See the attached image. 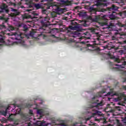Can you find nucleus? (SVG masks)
I'll return each instance as SVG.
<instances>
[{
	"label": "nucleus",
	"instance_id": "1",
	"mask_svg": "<svg viewBox=\"0 0 126 126\" xmlns=\"http://www.w3.org/2000/svg\"><path fill=\"white\" fill-rule=\"evenodd\" d=\"M115 18H116V15H115V14H112L110 16L105 15L102 17L104 22L100 23L99 24L100 26H106V27H103V29H106L112 30V31H115V30H116V25L112 23H108L109 19H115Z\"/></svg>",
	"mask_w": 126,
	"mask_h": 126
},
{
	"label": "nucleus",
	"instance_id": "2",
	"mask_svg": "<svg viewBox=\"0 0 126 126\" xmlns=\"http://www.w3.org/2000/svg\"><path fill=\"white\" fill-rule=\"evenodd\" d=\"M81 26H82L81 25H78L75 26H69V29L67 30L68 34H70V36H71V37H73V38L79 37V36H80V33L79 32L83 30L82 28H81Z\"/></svg>",
	"mask_w": 126,
	"mask_h": 126
},
{
	"label": "nucleus",
	"instance_id": "3",
	"mask_svg": "<svg viewBox=\"0 0 126 126\" xmlns=\"http://www.w3.org/2000/svg\"><path fill=\"white\" fill-rule=\"evenodd\" d=\"M104 104L103 102H101L100 103H93L92 105H91L90 108H92V111H93V113H92V116L86 119V121H89L91 118H94L95 116H101L102 115V112L98 111L97 110L100 109V106H103Z\"/></svg>",
	"mask_w": 126,
	"mask_h": 126
},
{
	"label": "nucleus",
	"instance_id": "4",
	"mask_svg": "<svg viewBox=\"0 0 126 126\" xmlns=\"http://www.w3.org/2000/svg\"><path fill=\"white\" fill-rule=\"evenodd\" d=\"M90 37H91V34H90L89 32H87L83 34L79 39H80L81 41L84 40L82 41V43H83V44H86V43H88L89 42V41L87 40H89V39H90Z\"/></svg>",
	"mask_w": 126,
	"mask_h": 126
},
{
	"label": "nucleus",
	"instance_id": "5",
	"mask_svg": "<svg viewBox=\"0 0 126 126\" xmlns=\"http://www.w3.org/2000/svg\"><path fill=\"white\" fill-rule=\"evenodd\" d=\"M8 35L11 36V39L13 40H21L22 37L21 35L22 33L20 32H16L12 33H8Z\"/></svg>",
	"mask_w": 126,
	"mask_h": 126
},
{
	"label": "nucleus",
	"instance_id": "6",
	"mask_svg": "<svg viewBox=\"0 0 126 126\" xmlns=\"http://www.w3.org/2000/svg\"><path fill=\"white\" fill-rule=\"evenodd\" d=\"M94 37H95V38L92 39V42L95 44V45H101V41H100L101 40V36L100 34L96 33L94 35Z\"/></svg>",
	"mask_w": 126,
	"mask_h": 126
},
{
	"label": "nucleus",
	"instance_id": "7",
	"mask_svg": "<svg viewBox=\"0 0 126 126\" xmlns=\"http://www.w3.org/2000/svg\"><path fill=\"white\" fill-rule=\"evenodd\" d=\"M14 109H15V105H14V104H11L8 106L5 111H1L0 113L3 116H6V114H7L8 110H11V111H12V110H14Z\"/></svg>",
	"mask_w": 126,
	"mask_h": 126
},
{
	"label": "nucleus",
	"instance_id": "8",
	"mask_svg": "<svg viewBox=\"0 0 126 126\" xmlns=\"http://www.w3.org/2000/svg\"><path fill=\"white\" fill-rule=\"evenodd\" d=\"M50 7H52V8H55L56 11H58V12H59L60 13H63V11H64V10L63 8H59L58 7V5H57V3H55L54 4H53L51 6L48 7L47 8L48 9H49L50 8Z\"/></svg>",
	"mask_w": 126,
	"mask_h": 126
},
{
	"label": "nucleus",
	"instance_id": "9",
	"mask_svg": "<svg viewBox=\"0 0 126 126\" xmlns=\"http://www.w3.org/2000/svg\"><path fill=\"white\" fill-rule=\"evenodd\" d=\"M116 95L118 96L117 98H115V101H120L122 99V97H123L122 94H113V93H108L107 94L105 95V96H114Z\"/></svg>",
	"mask_w": 126,
	"mask_h": 126
},
{
	"label": "nucleus",
	"instance_id": "10",
	"mask_svg": "<svg viewBox=\"0 0 126 126\" xmlns=\"http://www.w3.org/2000/svg\"><path fill=\"white\" fill-rule=\"evenodd\" d=\"M106 1L107 0H98L95 1V4L97 6H105Z\"/></svg>",
	"mask_w": 126,
	"mask_h": 126
},
{
	"label": "nucleus",
	"instance_id": "11",
	"mask_svg": "<svg viewBox=\"0 0 126 126\" xmlns=\"http://www.w3.org/2000/svg\"><path fill=\"white\" fill-rule=\"evenodd\" d=\"M49 125H51V123H47L46 124V122H42L41 121H37L35 123H33L32 126H49Z\"/></svg>",
	"mask_w": 126,
	"mask_h": 126
},
{
	"label": "nucleus",
	"instance_id": "12",
	"mask_svg": "<svg viewBox=\"0 0 126 126\" xmlns=\"http://www.w3.org/2000/svg\"><path fill=\"white\" fill-rule=\"evenodd\" d=\"M37 114L39 116V118L37 119H41L43 116H44V110L43 109H38L37 110Z\"/></svg>",
	"mask_w": 126,
	"mask_h": 126
},
{
	"label": "nucleus",
	"instance_id": "13",
	"mask_svg": "<svg viewBox=\"0 0 126 126\" xmlns=\"http://www.w3.org/2000/svg\"><path fill=\"white\" fill-rule=\"evenodd\" d=\"M90 19H91V20H92L93 21H94V22H97V21H98L99 19V17L98 16H91L90 17Z\"/></svg>",
	"mask_w": 126,
	"mask_h": 126
},
{
	"label": "nucleus",
	"instance_id": "14",
	"mask_svg": "<svg viewBox=\"0 0 126 126\" xmlns=\"http://www.w3.org/2000/svg\"><path fill=\"white\" fill-rule=\"evenodd\" d=\"M118 7L116 6H115V5H112L111 7L109 8V10L110 11L112 10H118Z\"/></svg>",
	"mask_w": 126,
	"mask_h": 126
},
{
	"label": "nucleus",
	"instance_id": "15",
	"mask_svg": "<svg viewBox=\"0 0 126 126\" xmlns=\"http://www.w3.org/2000/svg\"><path fill=\"white\" fill-rule=\"evenodd\" d=\"M106 56H107L106 59H115V56H112V54H111V53H108V54H106Z\"/></svg>",
	"mask_w": 126,
	"mask_h": 126
},
{
	"label": "nucleus",
	"instance_id": "16",
	"mask_svg": "<svg viewBox=\"0 0 126 126\" xmlns=\"http://www.w3.org/2000/svg\"><path fill=\"white\" fill-rule=\"evenodd\" d=\"M19 14H20V12L18 11V10L16 11V12H15L14 13H11V16H12V17H13V16H16L17 15H19Z\"/></svg>",
	"mask_w": 126,
	"mask_h": 126
},
{
	"label": "nucleus",
	"instance_id": "17",
	"mask_svg": "<svg viewBox=\"0 0 126 126\" xmlns=\"http://www.w3.org/2000/svg\"><path fill=\"white\" fill-rule=\"evenodd\" d=\"M32 6H34L36 9H39L41 8V5L40 4H32Z\"/></svg>",
	"mask_w": 126,
	"mask_h": 126
},
{
	"label": "nucleus",
	"instance_id": "18",
	"mask_svg": "<svg viewBox=\"0 0 126 126\" xmlns=\"http://www.w3.org/2000/svg\"><path fill=\"white\" fill-rule=\"evenodd\" d=\"M106 48L108 49V50H112V48H113V45L111 44V43H108L106 45Z\"/></svg>",
	"mask_w": 126,
	"mask_h": 126
},
{
	"label": "nucleus",
	"instance_id": "19",
	"mask_svg": "<svg viewBox=\"0 0 126 126\" xmlns=\"http://www.w3.org/2000/svg\"><path fill=\"white\" fill-rule=\"evenodd\" d=\"M0 19L1 20H4L5 22H7L8 20L9 19L8 18L4 17V16L0 17Z\"/></svg>",
	"mask_w": 126,
	"mask_h": 126
},
{
	"label": "nucleus",
	"instance_id": "20",
	"mask_svg": "<svg viewBox=\"0 0 126 126\" xmlns=\"http://www.w3.org/2000/svg\"><path fill=\"white\" fill-rule=\"evenodd\" d=\"M23 19H27L28 18H31V16L27 14H25V15H23Z\"/></svg>",
	"mask_w": 126,
	"mask_h": 126
},
{
	"label": "nucleus",
	"instance_id": "21",
	"mask_svg": "<svg viewBox=\"0 0 126 126\" xmlns=\"http://www.w3.org/2000/svg\"><path fill=\"white\" fill-rule=\"evenodd\" d=\"M32 19H34V18H37L36 16H38V14L35 13L34 11H32Z\"/></svg>",
	"mask_w": 126,
	"mask_h": 126
},
{
	"label": "nucleus",
	"instance_id": "22",
	"mask_svg": "<svg viewBox=\"0 0 126 126\" xmlns=\"http://www.w3.org/2000/svg\"><path fill=\"white\" fill-rule=\"evenodd\" d=\"M119 15L122 16V17H125V16H126V11H124L121 13H120Z\"/></svg>",
	"mask_w": 126,
	"mask_h": 126
},
{
	"label": "nucleus",
	"instance_id": "23",
	"mask_svg": "<svg viewBox=\"0 0 126 126\" xmlns=\"http://www.w3.org/2000/svg\"><path fill=\"white\" fill-rule=\"evenodd\" d=\"M91 12H94V13H96V11H97V9L96 8L92 7L91 8Z\"/></svg>",
	"mask_w": 126,
	"mask_h": 126
},
{
	"label": "nucleus",
	"instance_id": "24",
	"mask_svg": "<svg viewBox=\"0 0 126 126\" xmlns=\"http://www.w3.org/2000/svg\"><path fill=\"white\" fill-rule=\"evenodd\" d=\"M75 47H76L77 48H79V47H81V43H76L75 44Z\"/></svg>",
	"mask_w": 126,
	"mask_h": 126
},
{
	"label": "nucleus",
	"instance_id": "25",
	"mask_svg": "<svg viewBox=\"0 0 126 126\" xmlns=\"http://www.w3.org/2000/svg\"><path fill=\"white\" fill-rule=\"evenodd\" d=\"M39 36L42 37V38H45V37H46V35H45V34H44V32H42V33H40L39 34Z\"/></svg>",
	"mask_w": 126,
	"mask_h": 126
},
{
	"label": "nucleus",
	"instance_id": "26",
	"mask_svg": "<svg viewBox=\"0 0 126 126\" xmlns=\"http://www.w3.org/2000/svg\"><path fill=\"white\" fill-rule=\"evenodd\" d=\"M59 1H60V3L62 4H65V3H66V2L65 1H64V0H58Z\"/></svg>",
	"mask_w": 126,
	"mask_h": 126
},
{
	"label": "nucleus",
	"instance_id": "27",
	"mask_svg": "<svg viewBox=\"0 0 126 126\" xmlns=\"http://www.w3.org/2000/svg\"><path fill=\"white\" fill-rule=\"evenodd\" d=\"M104 93H105V91H102L100 92L98 94V96L99 97H102V94H104Z\"/></svg>",
	"mask_w": 126,
	"mask_h": 126
},
{
	"label": "nucleus",
	"instance_id": "28",
	"mask_svg": "<svg viewBox=\"0 0 126 126\" xmlns=\"http://www.w3.org/2000/svg\"><path fill=\"white\" fill-rule=\"evenodd\" d=\"M4 28H5V26L3 25H0V29H3Z\"/></svg>",
	"mask_w": 126,
	"mask_h": 126
},
{
	"label": "nucleus",
	"instance_id": "29",
	"mask_svg": "<svg viewBox=\"0 0 126 126\" xmlns=\"http://www.w3.org/2000/svg\"><path fill=\"white\" fill-rule=\"evenodd\" d=\"M91 32H93V33H95V31H96V29H94V28H92L91 29Z\"/></svg>",
	"mask_w": 126,
	"mask_h": 126
},
{
	"label": "nucleus",
	"instance_id": "30",
	"mask_svg": "<svg viewBox=\"0 0 126 126\" xmlns=\"http://www.w3.org/2000/svg\"><path fill=\"white\" fill-rule=\"evenodd\" d=\"M0 9H2V10L5 9V6L4 5H2L0 7Z\"/></svg>",
	"mask_w": 126,
	"mask_h": 126
},
{
	"label": "nucleus",
	"instance_id": "31",
	"mask_svg": "<svg viewBox=\"0 0 126 126\" xmlns=\"http://www.w3.org/2000/svg\"><path fill=\"white\" fill-rule=\"evenodd\" d=\"M27 30H28V28L26 26H24V31H27Z\"/></svg>",
	"mask_w": 126,
	"mask_h": 126
},
{
	"label": "nucleus",
	"instance_id": "32",
	"mask_svg": "<svg viewBox=\"0 0 126 126\" xmlns=\"http://www.w3.org/2000/svg\"><path fill=\"white\" fill-rule=\"evenodd\" d=\"M11 11H13V12H15L16 11L18 10H17L16 9H14V8H11Z\"/></svg>",
	"mask_w": 126,
	"mask_h": 126
},
{
	"label": "nucleus",
	"instance_id": "33",
	"mask_svg": "<svg viewBox=\"0 0 126 126\" xmlns=\"http://www.w3.org/2000/svg\"><path fill=\"white\" fill-rule=\"evenodd\" d=\"M101 120H102V119H99L95 118V121H96V122H100Z\"/></svg>",
	"mask_w": 126,
	"mask_h": 126
},
{
	"label": "nucleus",
	"instance_id": "34",
	"mask_svg": "<svg viewBox=\"0 0 126 126\" xmlns=\"http://www.w3.org/2000/svg\"><path fill=\"white\" fill-rule=\"evenodd\" d=\"M49 20H50V19H48V18H45L44 19V21H48Z\"/></svg>",
	"mask_w": 126,
	"mask_h": 126
},
{
	"label": "nucleus",
	"instance_id": "35",
	"mask_svg": "<svg viewBox=\"0 0 126 126\" xmlns=\"http://www.w3.org/2000/svg\"><path fill=\"white\" fill-rule=\"evenodd\" d=\"M121 36H126V33H123L122 34H121Z\"/></svg>",
	"mask_w": 126,
	"mask_h": 126
},
{
	"label": "nucleus",
	"instance_id": "36",
	"mask_svg": "<svg viewBox=\"0 0 126 126\" xmlns=\"http://www.w3.org/2000/svg\"><path fill=\"white\" fill-rule=\"evenodd\" d=\"M19 113H20V109H19L18 112H17V114H19Z\"/></svg>",
	"mask_w": 126,
	"mask_h": 126
},
{
	"label": "nucleus",
	"instance_id": "37",
	"mask_svg": "<svg viewBox=\"0 0 126 126\" xmlns=\"http://www.w3.org/2000/svg\"><path fill=\"white\" fill-rule=\"evenodd\" d=\"M29 113H30L31 115H32V111L31 110H30Z\"/></svg>",
	"mask_w": 126,
	"mask_h": 126
},
{
	"label": "nucleus",
	"instance_id": "38",
	"mask_svg": "<svg viewBox=\"0 0 126 126\" xmlns=\"http://www.w3.org/2000/svg\"><path fill=\"white\" fill-rule=\"evenodd\" d=\"M124 123H126V117L125 118V119L123 120Z\"/></svg>",
	"mask_w": 126,
	"mask_h": 126
},
{
	"label": "nucleus",
	"instance_id": "39",
	"mask_svg": "<svg viewBox=\"0 0 126 126\" xmlns=\"http://www.w3.org/2000/svg\"><path fill=\"white\" fill-rule=\"evenodd\" d=\"M122 2H126V0H122Z\"/></svg>",
	"mask_w": 126,
	"mask_h": 126
},
{
	"label": "nucleus",
	"instance_id": "40",
	"mask_svg": "<svg viewBox=\"0 0 126 126\" xmlns=\"http://www.w3.org/2000/svg\"><path fill=\"white\" fill-rule=\"evenodd\" d=\"M103 124H106V120L103 119Z\"/></svg>",
	"mask_w": 126,
	"mask_h": 126
},
{
	"label": "nucleus",
	"instance_id": "41",
	"mask_svg": "<svg viewBox=\"0 0 126 126\" xmlns=\"http://www.w3.org/2000/svg\"><path fill=\"white\" fill-rule=\"evenodd\" d=\"M44 24L45 25V26H48V25L47 24V23H45Z\"/></svg>",
	"mask_w": 126,
	"mask_h": 126
},
{
	"label": "nucleus",
	"instance_id": "42",
	"mask_svg": "<svg viewBox=\"0 0 126 126\" xmlns=\"http://www.w3.org/2000/svg\"><path fill=\"white\" fill-rule=\"evenodd\" d=\"M6 12L7 13L8 12V10L7 9L5 10Z\"/></svg>",
	"mask_w": 126,
	"mask_h": 126
},
{
	"label": "nucleus",
	"instance_id": "43",
	"mask_svg": "<svg viewBox=\"0 0 126 126\" xmlns=\"http://www.w3.org/2000/svg\"><path fill=\"white\" fill-rule=\"evenodd\" d=\"M81 22H82L83 23H85V21H81Z\"/></svg>",
	"mask_w": 126,
	"mask_h": 126
},
{
	"label": "nucleus",
	"instance_id": "44",
	"mask_svg": "<svg viewBox=\"0 0 126 126\" xmlns=\"http://www.w3.org/2000/svg\"><path fill=\"white\" fill-rule=\"evenodd\" d=\"M27 11H31V10H27Z\"/></svg>",
	"mask_w": 126,
	"mask_h": 126
},
{
	"label": "nucleus",
	"instance_id": "45",
	"mask_svg": "<svg viewBox=\"0 0 126 126\" xmlns=\"http://www.w3.org/2000/svg\"><path fill=\"white\" fill-rule=\"evenodd\" d=\"M28 108H30V105H29V104H28Z\"/></svg>",
	"mask_w": 126,
	"mask_h": 126
},
{
	"label": "nucleus",
	"instance_id": "46",
	"mask_svg": "<svg viewBox=\"0 0 126 126\" xmlns=\"http://www.w3.org/2000/svg\"><path fill=\"white\" fill-rule=\"evenodd\" d=\"M124 82H126V79L124 80Z\"/></svg>",
	"mask_w": 126,
	"mask_h": 126
},
{
	"label": "nucleus",
	"instance_id": "47",
	"mask_svg": "<svg viewBox=\"0 0 126 126\" xmlns=\"http://www.w3.org/2000/svg\"><path fill=\"white\" fill-rule=\"evenodd\" d=\"M124 89H125V90H126V86L124 87Z\"/></svg>",
	"mask_w": 126,
	"mask_h": 126
},
{
	"label": "nucleus",
	"instance_id": "48",
	"mask_svg": "<svg viewBox=\"0 0 126 126\" xmlns=\"http://www.w3.org/2000/svg\"><path fill=\"white\" fill-rule=\"evenodd\" d=\"M13 5L15 6L16 4L15 3H14Z\"/></svg>",
	"mask_w": 126,
	"mask_h": 126
},
{
	"label": "nucleus",
	"instance_id": "49",
	"mask_svg": "<svg viewBox=\"0 0 126 126\" xmlns=\"http://www.w3.org/2000/svg\"><path fill=\"white\" fill-rule=\"evenodd\" d=\"M94 99H95V97H94L93 98V100H94Z\"/></svg>",
	"mask_w": 126,
	"mask_h": 126
},
{
	"label": "nucleus",
	"instance_id": "50",
	"mask_svg": "<svg viewBox=\"0 0 126 126\" xmlns=\"http://www.w3.org/2000/svg\"><path fill=\"white\" fill-rule=\"evenodd\" d=\"M51 31H50L49 32H48V33H51Z\"/></svg>",
	"mask_w": 126,
	"mask_h": 126
},
{
	"label": "nucleus",
	"instance_id": "51",
	"mask_svg": "<svg viewBox=\"0 0 126 126\" xmlns=\"http://www.w3.org/2000/svg\"><path fill=\"white\" fill-rule=\"evenodd\" d=\"M12 30H13V28H12Z\"/></svg>",
	"mask_w": 126,
	"mask_h": 126
},
{
	"label": "nucleus",
	"instance_id": "52",
	"mask_svg": "<svg viewBox=\"0 0 126 126\" xmlns=\"http://www.w3.org/2000/svg\"><path fill=\"white\" fill-rule=\"evenodd\" d=\"M117 123H119V121H118V120H117Z\"/></svg>",
	"mask_w": 126,
	"mask_h": 126
},
{
	"label": "nucleus",
	"instance_id": "53",
	"mask_svg": "<svg viewBox=\"0 0 126 126\" xmlns=\"http://www.w3.org/2000/svg\"><path fill=\"white\" fill-rule=\"evenodd\" d=\"M108 99L110 100V98H108Z\"/></svg>",
	"mask_w": 126,
	"mask_h": 126
},
{
	"label": "nucleus",
	"instance_id": "54",
	"mask_svg": "<svg viewBox=\"0 0 126 126\" xmlns=\"http://www.w3.org/2000/svg\"><path fill=\"white\" fill-rule=\"evenodd\" d=\"M84 26H86L85 25H84Z\"/></svg>",
	"mask_w": 126,
	"mask_h": 126
},
{
	"label": "nucleus",
	"instance_id": "55",
	"mask_svg": "<svg viewBox=\"0 0 126 126\" xmlns=\"http://www.w3.org/2000/svg\"><path fill=\"white\" fill-rule=\"evenodd\" d=\"M53 31L55 30V29L53 30Z\"/></svg>",
	"mask_w": 126,
	"mask_h": 126
},
{
	"label": "nucleus",
	"instance_id": "56",
	"mask_svg": "<svg viewBox=\"0 0 126 126\" xmlns=\"http://www.w3.org/2000/svg\"><path fill=\"white\" fill-rule=\"evenodd\" d=\"M125 43H126V41H125Z\"/></svg>",
	"mask_w": 126,
	"mask_h": 126
}]
</instances>
